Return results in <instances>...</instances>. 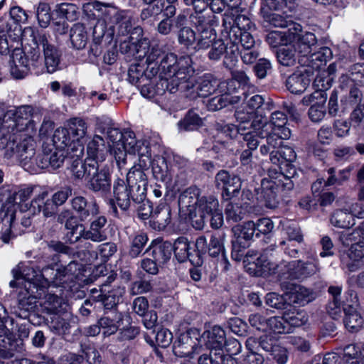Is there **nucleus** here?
<instances>
[{"mask_svg": "<svg viewBox=\"0 0 364 364\" xmlns=\"http://www.w3.org/2000/svg\"><path fill=\"white\" fill-rule=\"evenodd\" d=\"M0 149L4 150V157L15 158L22 166L33 163L36 143L26 131L1 130Z\"/></svg>", "mask_w": 364, "mask_h": 364, "instance_id": "obj_1", "label": "nucleus"}, {"mask_svg": "<svg viewBox=\"0 0 364 364\" xmlns=\"http://www.w3.org/2000/svg\"><path fill=\"white\" fill-rule=\"evenodd\" d=\"M70 171L75 179L87 181V188L92 192L107 193L111 188V176L108 170L93 159L72 161Z\"/></svg>", "mask_w": 364, "mask_h": 364, "instance_id": "obj_2", "label": "nucleus"}, {"mask_svg": "<svg viewBox=\"0 0 364 364\" xmlns=\"http://www.w3.org/2000/svg\"><path fill=\"white\" fill-rule=\"evenodd\" d=\"M191 59L188 57L178 58L173 53H166L162 56L158 67L156 75H164L168 82L170 93L176 92L181 87L186 83L193 73V69L190 65Z\"/></svg>", "mask_w": 364, "mask_h": 364, "instance_id": "obj_3", "label": "nucleus"}, {"mask_svg": "<svg viewBox=\"0 0 364 364\" xmlns=\"http://www.w3.org/2000/svg\"><path fill=\"white\" fill-rule=\"evenodd\" d=\"M255 139L259 141V152L262 156H269V160L272 164H278L277 150L282 143V138L279 132H272L271 125L265 120H255L252 123Z\"/></svg>", "mask_w": 364, "mask_h": 364, "instance_id": "obj_4", "label": "nucleus"}, {"mask_svg": "<svg viewBox=\"0 0 364 364\" xmlns=\"http://www.w3.org/2000/svg\"><path fill=\"white\" fill-rule=\"evenodd\" d=\"M275 177L263 178L261 181L260 197L269 208H275L279 203L277 192L280 189L283 191H291L294 187V181L285 178L284 175L276 173Z\"/></svg>", "mask_w": 364, "mask_h": 364, "instance_id": "obj_5", "label": "nucleus"}, {"mask_svg": "<svg viewBox=\"0 0 364 364\" xmlns=\"http://www.w3.org/2000/svg\"><path fill=\"white\" fill-rule=\"evenodd\" d=\"M252 26V21L245 14H225L221 34L230 43H235V41L242 40L245 34H250L247 31Z\"/></svg>", "mask_w": 364, "mask_h": 364, "instance_id": "obj_6", "label": "nucleus"}, {"mask_svg": "<svg viewBox=\"0 0 364 364\" xmlns=\"http://www.w3.org/2000/svg\"><path fill=\"white\" fill-rule=\"evenodd\" d=\"M49 36L45 33L33 34V41L37 46L42 47L44 63L47 72L55 73L59 68L61 53L56 46L50 43Z\"/></svg>", "mask_w": 364, "mask_h": 364, "instance_id": "obj_7", "label": "nucleus"}, {"mask_svg": "<svg viewBox=\"0 0 364 364\" xmlns=\"http://www.w3.org/2000/svg\"><path fill=\"white\" fill-rule=\"evenodd\" d=\"M135 193L127 186L124 179L117 178L113 183V198L110 200V203L113 206V210L117 213V205L122 210H127L134 203H140L142 201H137L135 199Z\"/></svg>", "mask_w": 364, "mask_h": 364, "instance_id": "obj_8", "label": "nucleus"}, {"mask_svg": "<svg viewBox=\"0 0 364 364\" xmlns=\"http://www.w3.org/2000/svg\"><path fill=\"white\" fill-rule=\"evenodd\" d=\"M215 186L222 190V196L225 200H230L238 195L241 189L240 178L226 170H220L215 177Z\"/></svg>", "mask_w": 364, "mask_h": 364, "instance_id": "obj_9", "label": "nucleus"}, {"mask_svg": "<svg viewBox=\"0 0 364 364\" xmlns=\"http://www.w3.org/2000/svg\"><path fill=\"white\" fill-rule=\"evenodd\" d=\"M77 263L70 262L66 266H60L57 269L47 266L42 269L41 275L48 285L60 287L70 281L73 278V268H76Z\"/></svg>", "mask_w": 364, "mask_h": 364, "instance_id": "obj_10", "label": "nucleus"}, {"mask_svg": "<svg viewBox=\"0 0 364 364\" xmlns=\"http://www.w3.org/2000/svg\"><path fill=\"white\" fill-rule=\"evenodd\" d=\"M278 164H274L279 167L280 172L277 174L284 175L285 178L295 180L297 172L296 167L292 164L296 159V154L294 149L281 143L277 150Z\"/></svg>", "mask_w": 364, "mask_h": 364, "instance_id": "obj_11", "label": "nucleus"}, {"mask_svg": "<svg viewBox=\"0 0 364 364\" xmlns=\"http://www.w3.org/2000/svg\"><path fill=\"white\" fill-rule=\"evenodd\" d=\"M126 183L135 193L137 201H144L146 197L148 180L144 171L132 166L127 174Z\"/></svg>", "mask_w": 364, "mask_h": 364, "instance_id": "obj_12", "label": "nucleus"}, {"mask_svg": "<svg viewBox=\"0 0 364 364\" xmlns=\"http://www.w3.org/2000/svg\"><path fill=\"white\" fill-rule=\"evenodd\" d=\"M72 210L76 213L77 218L80 222L90 221L92 217L100 213L99 205L95 200H88L85 197L77 196L70 201Z\"/></svg>", "mask_w": 364, "mask_h": 364, "instance_id": "obj_13", "label": "nucleus"}, {"mask_svg": "<svg viewBox=\"0 0 364 364\" xmlns=\"http://www.w3.org/2000/svg\"><path fill=\"white\" fill-rule=\"evenodd\" d=\"M142 96L146 98H153L156 95H163L166 91L170 92L168 82L163 76L154 77L141 80V84L138 87Z\"/></svg>", "mask_w": 364, "mask_h": 364, "instance_id": "obj_14", "label": "nucleus"}, {"mask_svg": "<svg viewBox=\"0 0 364 364\" xmlns=\"http://www.w3.org/2000/svg\"><path fill=\"white\" fill-rule=\"evenodd\" d=\"M173 251L172 243L157 238L151 241L146 252H151V257L159 266L165 265L171 259Z\"/></svg>", "mask_w": 364, "mask_h": 364, "instance_id": "obj_15", "label": "nucleus"}, {"mask_svg": "<svg viewBox=\"0 0 364 364\" xmlns=\"http://www.w3.org/2000/svg\"><path fill=\"white\" fill-rule=\"evenodd\" d=\"M48 193L44 191L36 196L30 203V211L33 215L39 214L41 212L46 218L54 216L58 211V206L51 199H46Z\"/></svg>", "mask_w": 364, "mask_h": 364, "instance_id": "obj_16", "label": "nucleus"}, {"mask_svg": "<svg viewBox=\"0 0 364 364\" xmlns=\"http://www.w3.org/2000/svg\"><path fill=\"white\" fill-rule=\"evenodd\" d=\"M191 26L196 31L215 30L218 25V18L211 10L199 13H192L189 16Z\"/></svg>", "mask_w": 364, "mask_h": 364, "instance_id": "obj_17", "label": "nucleus"}, {"mask_svg": "<svg viewBox=\"0 0 364 364\" xmlns=\"http://www.w3.org/2000/svg\"><path fill=\"white\" fill-rule=\"evenodd\" d=\"M230 44L237 45V48L240 46L242 49L239 53L242 61L247 65L254 63L258 58L259 53L255 48V41L252 34H245L242 40L235 41V43H230Z\"/></svg>", "mask_w": 364, "mask_h": 364, "instance_id": "obj_18", "label": "nucleus"}, {"mask_svg": "<svg viewBox=\"0 0 364 364\" xmlns=\"http://www.w3.org/2000/svg\"><path fill=\"white\" fill-rule=\"evenodd\" d=\"M199 200V190L197 188L190 187L186 189L178 198L180 210L191 215L196 210Z\"/></svg>", "mask_w": 364, "mask_h": 364, "instance_id": "obj_19", "label": "nucleus"}, {"mask_svg": "<svg viewBox=\"0 0 364 364\" xmlns=\"http://www.w3.org/2000/svg\"><path fill=\"white\" fill-rule=\"evenodd\" d=\"M172 246L175 257L178 262L182 263L188 259L191 263L198 266L203 263L200 257H198L196 261L192 258L193 255L190 252L191 248V243L186 237H178L174 243L172 244Z\"/></svg>", "mask_w": 364, "mask_h": 364, "instance_id": "obj_20", "label": "nucleus"}, {"mask_svg": "<svg viewBox=\"0 0 364 364\" xmlns=\"http://www.w3.org/2000/svg\"><path fill=\"white\" fill-rule=\"evenodd\" d=\"M107 220L105 216H98L93 220L88 229L85 228V240L93 242H101L107 239L105 225Z\"/></svg>", "mask_w": 364, "mask_h": 364, "instance_id": "obj_21", "label": "nucleus"}, {"mask_svg": "<svg viewBox=\"0 0 364 364\" xmlns=\"http://www.w3.org/2000/svg\"><path fill=\"white\" fill-rule=\"evenodd\" d=\"M115 8L114 6L102 4L98 1H92L84 4L83 11L90 18L96 19L103 18V20L107 21L111 15L115 14Z\"/></svg>", "mask_w": 364, "mask_h": 364, "instance_id": "obj_22", "label": "nucleus"}, {"mask_svg": "<svg viewBox=\"0 0 364 364\" xmlns=\"http://www.w3.org/2000/svg\"><path fill=\"white\" fill-rule=\"evenodd\" d=\"M123 320L122 313L117 311L105 313V315L98 320V323L102 328V334L105 337L114 335L119 330L121 323Z\"/></svg>", "mask_w": 364, "mask_h": 364, "instance_id": "obj_23", "label": "nucleus"}, {"mask_svg": "<svg viewBox=\"0 0 364 364\" xmlns=\"http://www.w3.org/2000/svg\"><path fill=\"white\" fill-rule=\"evenodd\" d=\"M265 120L266 122L271 125L272 132H279V136L282 138H289L290 136V129L286 127L287 118L284 113L279 111L273 112L271 115L270 121L266 117L257 116L255 120Z\"/></svg>", "mask_w": 364, "mask_h": 364, "instance_id": "obj_24", "label": "nucleus"}, {"mask_svg": "<svg viewBox=\"0 0 364 364\" xmlns=\"http://www.w3.org/2000/svg\"><path fill=\"white\" fill-rule=\"evenodd\" d=\"M171 210L170 206L165 203H160L154 210L150 219V225L156 230H164L171 220Z\"/></svg>", "mask_w": 364, "mask_h": 364, "instance_id": "obj_25", "label": "nucleus"}, {"mask_svg": "<svg viewBox=\"0 0 364 364\" xmlns=\"http://www.w3.org/2000/svg\"><path fill=\"white\" fill-rule=\"evenodd\" d=\"M109 149V148L106 146L104 139L99 135H95L87 144V157L86 159H93L97 163L102 164Z\"/></svg>", "mask_w": 364, "mask_h": 364, "instance_id": "obj_26", "label": "nucleus"}, {"mask_svg": "<svg viewBox=\"0 0 364 364\" xmlns=\"http://www.w3.org/2000/svg\"><path fill=\"white\" fill-rule=\"evenodd\" d=\"M310 82L306 70L296 71L288 77L286 80V87L291 93L300 95L306 90Z\"/></svg>", "mask_w": 364, "mask_h": 364, "instance_id": "obj_27", "label": "nucleus"}, {"mask_svg": "<svg viewBox=\"0 0 364 364\" xmlns=\"http://www.w3.org/2000/svg\"><path fill=\"white\" fill-rule=\"evenodd\" d=\"M107 285L102 284L100 289V293L95 296V299L102 301L106 309L116 311L114 309L119 304L122 296V289H112V290L107 289Z\"/></svg>", "mask_w": 364, "mask_h": 364, "instance_id": "obj_28", "label": "nucleus"}, {"mask_svg": "<svg viewBox=\"0 0 364 364\" xmlns=\"http://www.w3.org/2000/svg\"><path fill=\"white\" fill-rule=\"evenodd\" d=\"M332 58V51L328 47L321 48L318 51L311 53L309 57L304 59H299V62L305 66L311 68L314 70H318L326 62Z\"/></svg>", "mask_w": 364, "mask_h": 364, "instance_id": "obj_29", "label": "nucleus"}, {"mask_svg": "<svg viewBox=\"0 0 364 364\" xmlns=\"http://www.w3.org/2000/svg\"><path fill=\"white\" fill-rule=\"evenodd\" d=\"M287 289L289 301L299 306H305L316 297L313 291L301 285L291 284Z\"/></svg>", "mask_w": 364, "mask_h": 364, "instance_id": "obj_30", "label": "nucleus"}, {"mask_svg": "<svg viewBox=\"0 0 364 364\" xmlns=\"http://www.w3.org/2000/svg\"><path fill=\"white\" fill-rule=\"evenodd\" d=\"M300 263L301 259L282 261L274 269H277V274L281 279L301 281Z\"/></svg>", "mask_w": 364, "mask_h": 364, "instance_id": "obj_31", "label": "nucleus"}, {"mask_svg": "<svg viewBox=\"0 0 364 364\" xmlns=\"http://www.w3.org/2000/svg\"><path fill=\"white\" fill-rule=\"evenodd\" d=\"M352 304H343V311L345 314L343 322L345 326L349 331H357L363 323L360 313L353 306L356 301L351 299Z\"/></svg>", "mask_w": 364, "mask_h": 364, "instance_id": "obj_32", "label": "nucleus"}, {"mask_svg": "<svg viewBox=\"0 0 364 364\" xmlns=\"http://www.w3.org/2000/svg\"><path fill=\"white\" fill-rule=\"evenodd\" d=\"M156 67L151 66L144 69L143 65L138 63L132 64L128 70V80L133 85L139 87L141 84L144 77L149 78L156 75Z\"/></svg>", "mask_w": 364, "mask_h": 364, "instance_id": "obj_33", "label": "nucleus"}, {"mask_svg": "<svg viewBox=\"0 0 364 364\" xmlns=\"http://www.w3.org/2000/svg\"><path fill=\"white\" fill-rule=\"evenodd\" d=\"M110 26H114L112 29L115 30L117 27L118 33L124 36L130 32L132 28L131 17L129 16L126 11H119L115 8V14L111 15L107 21Z\"/></svg>", "mask_w": 364, "mask_h": 364, "instance_id": "obj_34", "label": "nucleus"}, {"mask_svg": "<svg viewBox=\"0 0 364 364\" xmlns=\"http://www.w3.org/2000/svg\"><path fill=\"white\" fill-rule=\"evenodd\" d=\"M151 169L153 176L157 181L164 183L165 186L171 183L172 175L164 157H155L151 162Z\"/></svg>", "mask_w": 364, "mask_h": 364, "instance_id": "obj_35", "label": "nucleus"}, {"mask_svg": "<svg viewBox=\"0 0 364 364\" xmlns=\"http://www.w3.org/2000/svg\"><path fill=\"white\" fill-rule=\"evenodd\" d=\"M218 129H220L231 138H236L240 134L242 136L243 140L247 142V146L252 149H257L259 146V141L257 139H255L252 131H248L247 132L239 131L238 124H227L220 125L218 127Z\"/></svg>", "mask_w": 364, "mask_h": 364, "instance_id": "obj_36", "label": "nucleus"}, {"mask_svg": "<svg viewBox=\"0 0 364 364\" xmlns=\"http://www.w3.org/2000/svg\"><path fill=\"white\" fill-rule=\"evenodd\" d=\"M203 335H206L205 345L208 348L221 349L227 343L225 332L219 326H213Z\"/></svg>", "mask_w": 364, "mask_h": 364, "instance_id": "obj_37", "label": "nucleus"}, {"mask_svg": "<svg viewBox=\"0 0 364 364\" xmlns=\"http://www.w3.org/2000/svg\"><path fill=\"white\" fill-rule=\"evenodd\" d=\"M68 304L63 299L53 294H48L45 296L43 304V311L48 314H61L68 311Z\"/></svg>", "mask_w": 364, "mask_h": 364, "instance_id": "obj_38", "label": "nucleus"}, {"mask_svg": "<svg viewBox=\"0 0 364 364\" xmlns=\"http://www.w3.org/2000/svg\"><path fill=\"white\" fill-rule=\"evenodd\" d=\"M317 42L316 38L313 33L306 32L299 35L296 43V52L301 55L300 59L306 60L311 53L312 46Z\"/></svg>", "mask_w": 364, "mask_h": 364, "instance_id": "obj_39", "label": "nucleus"}, {"mask_svg": "<svg viewBox=\"0 0 364 364\" xmlns=\"http://www.w3.org/2000/svg\"><path fill=\"white\" fill-rule=\"evenodd\" d=\"M107 23L108 21L105 20L98 21L95 25L92 37L93 43L95 45H101L103 42L107 44L111 43L114 36V29H112L114 26H110L109 30L107 31Z\"/></svg>", "mask_w": 364, "mask_h": 364, "instance_id": "obj_40", "label": "nucleus"}, {"mask_svg": "<svg viewBox=\"0 0 364 364\" xmlns=\"http://www.w3.org/2000/svg\"><path fill=\"white\" fill-rule=\"evenodd\" d=\"M234 116L237 122L239 131L245 132L253 131L252 123L255 121V117L253 119L252 111L247 110L245 107H239L236 109Z\"/></svg>", "mask_w": 364, "mask_h": 364, "instance_id": "obj_41", "label": "nucleus"}, {"mask_svg": "<svg viewBox=\"0 0 364 364\" xmlns=\"http://www.w3.org/2000/svg\"><path fill=\"white\" fill-rule=\"evenodd\" d=\"M70 38L74 48H84L87 42V33L85 26L80 23L74 24L70 28Z\"/></svg>", "mask_w": 364, "mask_h": 364, "instance_id": "obj_42", "label": "nucleus"}, {"mask_svg": "<svg viewBox=\"0 0 364 364\" xmlns=\"http://www.w3.org/2000/svg\"><path fill=\"white\" fill-rule=\"evenodd\" d=\"M70 313L68 311L61 314H54L50 324L51 331L59 335L67 333L70 328Z\"/></svg>", "mask_w": 364, "mask_h": 364, "instance_id": "obj_43", "label": "nucleus"}, {"mask_svg": "<svg viewBox=\"0 0 364 364\" xmlns=\"http://www.w3.org/2000/svg\"><path fill=\"white\" fill-rule=\"evenodd\" d=\"M225 240V234L224 232H218L211 235L208 249V253L210 257H216L222 254L223 259L226 261L224 247Z\"/></svg>", "mask_w": 364, "mask_h": 364, "instance_id": "obj_44", "label": "nucleus"}, {"mask_svg": "<svg viewBox=\"0 0 364 364\" xmlns=\"http://www.w3.org/2000/svg\"><path fill=\"white\" fill-rule=\"evenodd\" d=\"M328 292L332 295L333 300L330 301L327 306L328 313L333 318H336L341 312V308L343 309V304H349L348 301H341L340 295L341 293V288L339 287H330Z\"/></svg>", "mask_w": 364, "mask_h": 364, "instance_id": "obj_45", "label": "nucleus"}, {"mask_svg": "<svg viewBox=\"0 0 364 364\" xmlns=\"http://www.w3.org/2000/svg\"><path fill=\"white\" fill-rule=\"evenodd\" d=\"M234 239L249 242L255 233V225L253 221H247L242 225H237L232 228Z\"/></svg>", "mask_w": 364, "mask_h": 364, "instance_id": "obj_46", "label": "nucleus"}, {"mask_svg": "<svg viewBox=\"0 0 364 364\" xmlns=\"http://www.w3.org/2000/svg\"><path fill=\"white\" fill-rule=\"evenodd\" d=\"M220 82L218 80L210 74L205 75L199 82L198 87V95L202 97H206L214 93L218 87Z\"/></svg>", "mask_w": 364, "mask_h": 364, "instance_id": "obj_47", "label": "nucleus"}, {"mask_svg": "<svg viewBox=\"0 0 364 364\" xmlns=\"http://www.w3.org/2000/svg\"><path fill=\"white\" fill-rule=\"evenodd\" d=\"M276 248L277 246L275 245L268 246L264 250L262 254L252 260V263L257 267H267L269 270L272 271L273 273H277V269H274L277 264H274L268 259L269 257L273 256V252L276 251Z\"/></svg>", "mask_w": 364, "mask_h": 364, "instance_id": "obj_48", "label": "nucleus"}, {"mask_svg": "<svg viewBox=\"0 0 364 364\" xmlns=\"http://www.w3.org/2000/svg\"><path fill=\"white\" fill-rule=\"evenodd\" d=\"M197 41L194 49L196 50L208 49L217 38L215 30H205L196 31Z\"/></svg>", "mask_w": 364, "mask_h": 364, "instance_id": "obj_49", "label": "nucleus"}, {"mask_svg": "<svg viewBox=\"0 0 364 364\" xmlns=\"http://www.w3.org/2000/svg\"><path fill=\"white\" fill-rule=\"evenodd\" d=\"M296 48L292 45H285L277 51L278 62L286 67L293 66L296 63Z\"/></svg>", "mask_w": 364, "mask_h": 364, "instance_id": "obj_50", "label": "nucleus"}, {"mask_svg": "<svg viewBox=\"0 0 364 364\" xmlns=\"http://www.w3.org/2000/svg\"><path fill=\"white\" fill-rule=\"evenodd\" d=\"M128 139L125 144L127 146L128 153L131 154H144L150 151L149 144L145 141H136L133 132L127 131Z\"/></svg>", "mask_w": 364, "mask_h": 364, "instance_id": "obj_51", "label": "nucleus"}, {"mask_svg": "<svg viewBox=\"0 0 364 364\" xmlns=\"http://www.w3.org/2000/svg\"><path fill=\"white\" fill-rule=\"evenodd\" d=\"M149 240L146 233L143 232H139L135 233L130 238V249L129 255L132 257H136L143 251L145 245Z\"/></svg>", "mask_w": 364, "mask_h": 364, "instance_id": "obj_52", "label": "nucleus"}, {"mask_svg": "<svg viewBox=\"0 0 364 364\" xmlns=\"http://www.w3.org/2000/svg\"><path fill=\"white\" fill-rule=\"evenodd\" d=\"M350 172V168L341 169L338 171L333 167L328 168L327 171L328 177L325 182V186L341 185L344 181H346L349 178Z\"/></svg>", "mask_w": 364, "mask_h": 364, "instance_id": "obj_53", "label": "nucleus"}, {"mask_svg": "<svg viewBox=\"0 0 364 364\" xmlns=\"http://www.w3.org/2000/svg\"><path fill=\"white\" fill-rule=\"evenodd\" d=\"M218 200L213 196L200 198L197 209L203 215H209L220 209Z\"/></svg>", "mask_w": 364, "mask_h": 364, "instance_id": "obj_54", "label": "nucleus"}, {"mask_svg": "<svg viewBox=\"0 0 364 364\" xmlns=\"http://www.w3.org/2000/svg\"><path fill=\"white\" fill-rule=\"evenodd\" d=\"M51 141L52 144H49L50 147L64 151L65 147L71 145L69 131L65 128L57 129Z\"/></svg>", "mask_w": 364, "mask_h": 364, "instance_id": "obj_55", "label": "nucleus"}, {"mask_svg": "<svg viewBox=\"0 0 364 364\" xmlns=\"http://www.w3.org/2000/svg\"><path fill=\"white\" fill-rule=\"evenodd\" d=\"M260 14L263 17L264 21L274 27L287 28L290 26H293V28L296 29L291 20L287 19L279 14L272 13V11H264V13Z\"/></svg>", "mask_w": 364, "mask_h": 364, "instance_id": "obj_56", "label": "nucleus"}, {"mask_svg": "<svg viewBox=\"0 0 364 364\" xmlns=\"http://www.w3.org/2000/svg\"><path fill=\"white\" fill-rule=\"evenodd\" d=\"M177 40L180 45L188 48L197 41L196 31L189 26L181 28L177 33Z\"/></svg>", "mask_w": 364, "mask_h": 364, "instance_id": "obj_57", "label": "nucleus"}, {"mask_svg": "<svg viewBox=\"0 0 364 364\" xmlns=\"http://www.w3.org/2000/svg\"><path fill=\"white\" fill-rule=\"evenodd\" d=\"M284 319L287 324L290 327H300L308 321L307 314L302 310H294L293 311H285Z\"/></svg>", "mask_w": 364, "mask_h": 364, "instance_id": "obj_58", "label": "nucleus"}, {"mask_svg": "<svg viewBox=\"0 0 364 364\" xmlns=\"http://www.w3.org/2000/svg\"><path fill=\"white\" fill-rule=\"evenodd\" d=\"M229 44L230 45L229 41L227 44L220 38L215 41L208 48L209 50L207 53L208 60L213 62L219 61L227 52Z\"/></svg>", "mask_w": 364, "mask_h": 364, "instance_id": "obj_59", "label": "nucleus"}, {"mask_svg": "<svg viewBox=\"0 0 364 364\" xmlns=\"http://www.w3.org/2000/svg\"><path fill=\"white\" fill-rule=\"evenodd\" d=\"M127 149L125 142L119 143L118 145L109 146V151L114 156L117 165L120 170L126 168Z\"/></svg>", "mask_w": 364, "mask_h": 364, "instance_id": "obj_60", "label": "nucleus"}, {"mask_svg": "<svg viewBox=\"0 0 364 364\" xmlns=\"http://www.w3.org/2000/svg\"><path fill=\"white\" fill-rule=\"evenodd\" d=\"M267 328L274 333L279 334L289 333L291 330V328L287 324V321L284 319V314L282 317L272 316L267 319L266 329Z\"/></svg>", "mask_w": 364, "mask_h": 364, "instance_id": "obj_61", "label": "nucleus"}, {"mask_svg": "<svg viewBox=\"0 0 364 364\" xmlns=\"http://www.w3.org/2000/svg\"><path fill=\"white\" fill-rule=\"evenodd\" d=\"M147 6L141 12V19L148 21L152 17L160 14L164 9V0H154L151 3H144Z\"/></svg>", "mask_w": 364, "mask_h": 364, "instance_id": "obj_62", "label": "nucleus"}, {"mask_svg": "<svg viewBox=\"0 0 364 364\" xmlns=\"http://www.w3.org/2000/svg\"><path fill=\"white\" fill-rule=\"evenodd\" d=\"M202 124L201 118L196 113L189 111L183 119L178 122L181 130L192 131L199 127Z\"/></svg>", "mask_w": 364, "mask_h": 364, "instance_id": "obj_63", "label": "nucleus"}, {"mask_svg": "<svg viewBox=\"0 0 364 364\" xmlns=\"http://www.w3.org/2000/svg\"><path fill=\"white\" fill-rule=\"evenodd\" d=\"M85 227L82 224H79L73 229L66 232L65 242L69 245L82 243L85 240Z\"/></svg>", "mask_w": 364, "mask_h": 364, "instance_id": "obj_64", "label": "nucleus"}]
</instances>
